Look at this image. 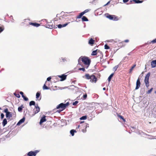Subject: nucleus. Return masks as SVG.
Wrapping results in <instances>:
<instances>
[{"label":"nucleus","mask_w":156,"mask_h":156,"mask_svg":"<svg viewBox=\"0 0 156 156\" xmlns=\"http://www.w3.org/2000/svg\"><path fill=\"white\" fill-rule=\"evenodd\" d=\"M7 123V121L6 119H4L3 120L2 124L3 126H4Z\"/></svg>","instance_id":"obj_23"},{"label":"nucleus","mask_w":156,"mask_h":156,"mask_svg":"<svg viewBox=\"0 0 156 156\" xmlns=\"http://www.w3.org/2000/svg\"><path fill=\"white\" fill-rule=\"evenodd\" d=\"M87 66L86 67V69H87V68H88V67H89V66H88V65H87Z\"/></svg>","instance_id":"obj_58"},{"label":"nucleus","mask_w":156,"mask_h":156,"mask_svg":"<svg viewBox=\"0 0 156 156\" xmlns=\"http://www.w3.org/2000/svg\"><path fill=\"white\" fill-rule=\"evenodd\" d=\"M82 21H88V20L87 18L85 16H83L82 18Z\"/></svg>","instance_id":"obj_19"},{"label":"nucleus","mask_w":156,"mask_h":156,"mask_svg":"<svg viewBox=\"0 0 156 156\" xmlns=\"http://www.w3.org/2000/svg\"><path fill=\"white\" fill-rule=\"evenodd\" d=\"M40 110V108L37 105L36 106H35V109H34L35 114H36L38 113L39 112Z\"/></svg>","instance_id":"obj_13"},{"label":"nucleus","mask_w":156,"mask_h":156,"mask_svg":"<svg viewBox=\"0 0 156 156\" xmlns=\"http://www.w3.org/2000/svg\"><path fill=\"white\" fill-rule=\"evenodd\" d=\"M14 94L17 98L20 97V95L18 93L15 92L14 93Z\"/></svg>","instance_id":"obj_30"},{"label":"nucleus","mask_w":156,"mask_h":156,"mask_svg":"<svg viewBox=\"0 0 156 156\" xmlns=\"http://www.w3.org/2000/svg\"><path fill=\"white\" fill-rule=\"evenodd\" d=\"M114 74V73H112L109 76L108 79V82H109L111 81V79L113 76Z\"/></svg>","instance_id":"obj_24"},{"label":"nucleus","mask_w":156,"mask_h":156,"mask_svg":"<svg viewBox=\"0 0 156 156\" xmlns=\"http://www.w3.org/2000/svg\"><path fill=\"white\" fill-rule=\"evenodd\" d=\"M76 132V131L74 129H72L70 131V133L72 135V136H74V133Z\"/></svg>","instance_id":"obj_27"},{"label":"nucleus","mask_w":156,"mask_h":156,"mask_svg":"<svg viewBox=\"0 0 156 156\" xmlns=\"http://www.w3.org/2000/svg\"><path fill=\"white\" fill-rule=\"evenodd\" d=\"M56 19H55V21H56V20H55Z\"/></svg>","instance_id":"obj_64"},{"label":"nucleus","mask_w":156,"mask_h":156,"mask_svg":"<svg viewBox=\"0 0 156 156\" xmlns=\"http://www.w3.org/2000/svg\"><path fill=\"white\" fill-rule=\"evenodd\" d=\"M105 15L106 17L110 20L114 21H117L118 20V17L115 15H110L108 13L105 14Z\"/></svg>","instance_id":"obj_4"},{"label":"nucleus","mask_w":156,"mask_h":156,"mask_svg":"<svg viewBox=\"0 0 156 156\" xmlns=\"http://www.w3.org/2000/svg\"><path fill=\"white\" fill-rule=\"evenodd\" d=\"M38 152V151H30L28 153L27 155L28 156H35L37 153Z\"/></svg>","instance_id":"obj_8"},{"label":"nucleus","mask_w":156,"mask_h":156,"mask_svg":"<svg viewBox=\"0 0 156 156\" xmlns=\"http://www.w3.org/2000/svg\"><path fill=\"white\" fill-rule=\"evenodd\" d=\"M104 47L105 49H108L110 48L109 46L106 44H105Z\"/></svg>","instance_id":"obj_31"},{"label":"nucleus","mask_w":156,"mask_h":156,"mask_svg":"<svg viewBox=\"0 0 156 156\" xmlns=\"http://www.w3.org/2000/svg\"><path fill=\"white\" fill-rule=\"evenodd\" d=\"M68 105V102H67L66 104H64L63 103H61L58 105L56 107L57 109H60L59 110L57 111V112H60L62 111L63 110L65 109L66 107Z\"/></svg>","instance_id":"obj_2"},{"label":"nucleus","mask_w":156,"mask_h":156,"mask_svg":"<svg viewBox=\"0 0 156 156\" xmlns=\"http://www.w3.org/2000/svg\"><path fill=\"white\" fill-rule=\"evenodd\" d=\"M35 105V102L34 101H31L29 103V105L31 106L32 105Z\"/></svg>","instance_id":"obj_29"},{"label":"nucleus","mask_w":156,"mask_h":156,"mask_svg":"<svg viewBox=\"0 0 156 156\" xmlns=\"http://www.w3.org/2000/svg\"><path fill=\"white\" fill-rule=\"evenodd\" d=\"M4 112L6 113V114L7 113H8L9 112L8 111V109L7 108L5 109L4 110Z\"/></svg>","instance_id":"obj_44"},{"label":"nucleus","mask_w":156,"mask_h":156,"mask_svg":"<svg viewBox=\"0 0 156 156\" xmlns=\"http://www.w3.org/2000/svg\"><path fill=\"white\" fill-rule=\"evenodd\" d=\"M68 24V23H66L63 24H59L58 25H57L55 26V25H53V24H51V23H47L46 24L45 26L46 27L50 29H52L53 28H57V27H58V28H61L62 27H64L66 26H67Z\"/></svg>","instance_id":"obj_1"},{"label":"nucleus","mask_w":156,"mask_h":156,"mask_svg":"<svg viewBox=\"0 0 156 156\" xmlns=\"http://www.w3.org/2000/svg\"><path fill=\"white\" fill-rule=\"evenodd\" d=\"M84 13H83V12H82L80 13L79 15L77 16H76V18L77 19H80L82 18V16H83V15H84Z\"/></svg>","instance_id":"obj_20"},{"label":"nucleus","mask_w":156,"mask_h":156,"mask_svg":"<svg viewBox=\"0 0 156 156\" xmlns=\"http://www.w3.org/2000/svg\"><path fill=\"white\" fill-rule=\"evenodd\" d=\"M81 61L82 62L86 65L89 66L91 62V60L89 57L87 56H84L81 58Z\"/></svg>","instance_id":"obj_3"},{"label":"nucleus","mask_w":156,"mask_h":156,"mask_svg":"<svg viewBox=\"0 0 156 156\" xmlns=\"http://www.w3.org/2000/svg\"><path fill=\"white\" fill-rule=\"evenodd\" d=\"M51 78L50 76L48 77L47 79V81H50L51 80Z\"/></svg>","instance_id":"obj_46"},{"label":"nucleus","mask_w":156,"mask_h":156,"mask_svg":"<svg viewBox=\"0 0 156 156\" xmlns=\"http://www.w3.org/2000/svg\"><path fill=\"white\" fill-rule=\"evenodd\" d=\"M148 45V44H147V43H145V44H144V45Z\"/></svg>","instance_id":"obj_60"},{"label":"nucleus","mask_w":156,"mask_h":156,"mask_svg":"<svg viewBox=\"0 0 156 156\" xmlns=\"http://www.w3.org/2000/svg\"><path fill=\"white\" fill-rule=\"evenodd\" d=\"M78 69L79 70H82L83 72H85V69L84 68H79Z\"/></svg>","instance_id":"obj_37"},{"label":"nucleus","mask_w":156,"mask_h":156,"mask_svg":"<svg viewBox=\"0 0 156 156\" xmlns=\"http://www.w3.org/2000/svg\"><path fill=\"white\" fill-rule=\"evenodd\" d=\"M117 116L120 119H122V120H123V121L124 122H126L125 119L123 118V116H122L121 115H119V114H117Z\"/></svg>","instance_id":"obj_26"},{"label":"nucleus","mask_w":156,"mask_h":156,"mask_svg":"<svg viewBox=\"0 0 156 156\" xmlns=\"http://www.w3.org/2000/svg\"><path fill=\"white\" fill-rule=\"evenodd\" d=\"M4 29V28L2 27H0V33Z\"/></svg>","instance_id":"obj_43"},{"label":"nucleus","mask_w":156,"mask_h":156,"mask_svg":"<svg viewBox=\"0 0 156 156\" xmlns=\"http://www.w3.org/2000/svg\"><path fill=\"white\" fill-rule=\"evenodd\" d=\"M154 93H155V94H156V90L155 91Z\"/></svg>","instance_id":"obj_62"},{"label":"nucleus","mask_w":156,"mask_h":156,"mask_svg":"<svg viewBox=\"0 0 156 156\" xmlns=\"http://www.w3.org/2000/svg\"><path fill=\"white\" fill-rule=\"evenodd\" d=\"M29 24L30 25H32L34 27H37L40 26V24H38L36 22L35 23H32V22H29Z\"/></svg>","instance_id":"obj_11"},{"label":"nucleus","mask_w":156,"mask_h":156,"mask_svg":"<svg viewBox=\"0 0 156 156\" xmlns=\"http://www.w3.org/2000/svg\"><path fill=\"white\" fill-rule=\"evenodd\" d=\"M87 118V117L86 116H83L82 117H81L80 118V120H85V119H86Z\"/></svg>","instance_id":"obj_33"},{"label":"nucleus","mask_w":156,"mask_h":156,"mask_svg":"<svg viewBox=\"0 0 156 156\" xmlns=\"http://www.w3.org/2000/svg\"><path fill=\"white\" fill-rule=\"evenodd\" d=\"M89 11V10L88 9H87L82 12L84 13V14L85 13L88 12Z\"/></svg>","instance_id":"obj_42"},{"label":"nucleus","mask_w":156,"mask_h":156,"mask_svg":"<svg viewBox=\"0 0 156 156\" xmlns=\"http://www.w3.org/2000/svg\"><path fill=\"white\" fill-rule=\"evenodd\" d=\"M1 118L2 119H3L4 117V115L3 113H1Z\"/></svg>","instance_id":"obj_45"},{"label":"nucleus","mask_w":156,"mask_h":156,"mask_svg":"<svg viewBox=\"0 0 156 156\" xmlns=\"http://www.w3.org/2000/svg\"><path fill=\"white\" fill-rule=\"evenodd\" d=\"M147 44H154V42H153V40H152V41H148L147 42Z\"/></svg>","instance_id":"obj_38"},{"label":"nucleus","mask_w":156,"mask_h":156,"mask_svg":"<svg viewBox=\"0 0 156 156\" xmlns=\"http://www.w3.org/2000/svg\"><path fill=\"white\" fill-rule=\"evenodd\" d=\"M110 1H108L106 4H105V5H104V6H105L106 5H108L110 3Z\"/></svg>","instance_id":"obj_50"},{"label":"nucleus","mask_w":156,"mask_h":156,"mask_svg":"<svg viewBox=\"0 0 156 156\" xmlns=\"http://www.w3.org/2000/svg\"><path fill=\"white\" fill-rule=\"evenodd\" d=\"M153 88H151V89H150L149 90L147 93L148 94H150L151 92L152 91V90H153Z\"/></svg>","instance_id":"obj_40"},{"label":"nucleus","mask_w":156,"mask_h":156,"mask_svg":"<svg viewBox=\"0 0 156 156\" xmlns=\"http://www.w3.org/2000/svg\"><path fill=\"white\" fill-rule=\"evenodd\" d=\"M81 57H80V58H79V59H78V62H79V63H78V64H79L80 62V58Z\"/></svg>","instance_id":"obj_55"},{"label":"nucleus","mask_w":156,"mask_h":156,"mask_svg":"<svg viewBox=\"0 0 156 156\" xmlns=\"http://www.w3.org/2000/svg\"><path fill=\"white\" fill-rule=\"evenodd\" d=\"M85 78L87 80H90L91 78V75L90 76L89 74H86L85 75Z\"/></svg>","instance_id":"obj_18"},{"label":"nucleus","mask_w":156,"mask_h":156,"mask_svg":"<svg viewBox=\"0 0 156 156\" xmlns=\"http://www.w3.org/2000/svg\"><path fill=\"white\" fill-rule=\"evenodd\" d=\"M153 42L154 44L156 43V38L153 40Z\"/></svg>","instance_id":"obj_48"},{"label":"nucleus","mask_w":156,"mask_h":156,"mask_svg":"<svg viewBox=\"0 0 156 156\" xmlns=\"http://www.w3.org/2000/svg\"><path fill=\"white\" fill-rule=\"evenodd\" d=\"M12 114L9 112L6 114V117L7 118L9 119L10 117H12Z\"/></svg>","instance_id":"obj_17"},{"label":"nucleus","mask_w":156,"mask_h":156,"mask_svg":"<svg viewBox=\"0 0 156 156\" xmlns=\"http://www.w3.org/2000/svg\"><path fill=\"white\" fill-rule=\"evenodd\" d=\"M103 90H106V88H105V87H104V88H103Z\"/></svg>","instance_id":"obj_56"},{"label":"nucleus","mask_w":156,"mask_h":156,"mask_svg":"<svg viewBox=\"0 0 156 156\" xmlns=\"http://www.w3.org/2000/svg\"><path fill=\"white\" fill-rule=\"evenodd\" d=\"M20 93L22 95V98H27L24 96L23 93V92L20 91Z\"/></svg>","instance_id":"obj_36"},{"label":"nucleus","mask_w":156,"mask_h":156,"mask_svg":"<svg viewBox=\"0 0 156 156\" xmlns=\"http://www.w3.org/2000/svg\"><path fill=\"white\" fill-rule=\"evenodd\" d=\"M97 50H96L93 51L91 53V55H97Z\"/></svg>","instance_id":"obj_28"},{"label":"nucleus","mask_w":156,"mask_h":156,"mask_svg":"<svg viewBox=\"0 0 156 156\" xmlns=\"http://www.w3.org/2000/svg\"><path fill=\"white\" fill-rule=\"evenodd\" d=\"M140 79L139 77L136 82V87L135 89L136 90L138 89L140 87Z\"/></svg>","instance_id":"obj_9"},{"label":"nucleus","mask_w":156,"mask_h":156,"mask_svg":"<svg viewBox=\"0 0 156 156\" xmlns=\"http://www.w3.org/2000/svg\"><path fill=\"white\" fill-rule=\"evenodd\" d=\"M28 98H23L24 100L25 101H27L28 100Z\"/></svg>","instance_id":"obj_52"},{"label":"nucleus","mask_w":156,"mask_h":156,"mask_svg":"<svg viewBox=\"0 0 156 156\" xmlns=\"http://www.w3.org/2000/svg\"><path fill=\"white\" fill-rule=\"evenodd\" d=\"M124 42L126 43H128L129 42V40L128 39L124 41Z\"/></svg>","instance_id":"obj_51"},{"label":"nucleus","mask_w":156,"mask_h":156,"mask_svg":"<svg viewBox=\"0 0 156 156\" xmlns=\"http://www.w3.org/2000/svg\"><path fill=\"white\" fill-rule=\"evenodd\" d=\"M41 93L39 92H38L36 94V98H39L40 95Z\"/></svg>","instance_id":"obj_34"},{"label":"nucleus","mask_w":156,"mask_h":156,"mask_svg":"<svg viewBox=\"0 0 156 156\" xmlns=\"http://www.w3.org/2000/svg\"><path fill=\"white\" fill-rule=\"evenodd\" d=\"M133 2H134L135 3H141L143 2V0H133Z\"/></svg>","instance_id":"obj_21"},{"label":"nucleus","mask_w":156,"mask_h":156,"mask_svg":"<svg viewBox=\"0 0 156 156\" xmlns=\"http://www.w3.org/2000/svg\"><path fill=\"white\" fill-rule=\"evenodd\" d=\"M46 121V119H45V116H44L41 119L40 121L39 122V123L40 125L42 124L43 122H45Z\"/></svg>","instance_id":"obj_16"},{"label":"nucleus","mask_w":156,"mask_h":156,"mask_svg":"<svg viewBox=\"0 0 156 156\" xmlns=\"http://www.w3.org/2000/svg\"><path fill=\"white\" fill-rule=\"evenodd\" d=\"M80 123H82V124L81 126L79 125L78 126V128H79L81 126V128H82V131L83 133H85L87 131V124L86 123H84V122H81Z\"/></svg>","instance_id":"obj_5"},{"label":"nucleus","mask_w":156,"mask_h":156,"mask_svg":"<svg viewBox=\"0 0 156 156\" xmlns=\"http://www.w3.org/2000/svg\"><path fill=\"white\" fill-rule=\"evenodd\" d=\"M127 57H125L124 58H123V59H122V61H123L124 60H125V58H126Z\"/></svg>","instance_id":"obj_54"},{"label":"nucleus","mask_w":156,"mask_h":156,"mask_svg":"<svg viewBox=\"0 0 156 156\" xmlns=\"http://www.w3.org/2000/svg\"><path fill=\"white\" fill-rule=\"evenodd\" d=\"M94 43V40L92 38H91L88 41V44L91 45H92Z\"/></svg>","instance_id":"obj_15"},{"label":"nucleus","mask_w":156,"mask_h":156,"mask_svg":"<svg viewBox=\"0 0 156 156\" xmlns=\"http://www.w3.org/2000/svg\"><path fill=\"white\" fill-rule=\"evenodd\" d=\"M129 0H123V2L124 3H126Z\"/></svg>","instance_id":"obj_49"},{"label":"nucleus","mask_w":156,"mask_h":156,"mask_svg":"<svg viewBox=\"0 0 156 156\" xmlns=\"http://www.w3.org/2000/svg\"><path fill=\"white\" fill-rule=\"evenodd\" d=\"M24 107L23 105H22L21 106L19 107L18 109V111L19 112H21L22 111V109Z\"/></svg>","instance_id":"obj_25"},{"label":"nucleus","mask_w":156,"mask_h":156,"mask_svg":"<svg viewBox=\"0 0 156 156\" xmlns=\"http://www.w3.org/2000/svg\"><path fill=\"white\" fill-rule=\"evenodd\" d=\"M97 80V78L94 75H91V78L90 80V82L92 83H96Z\"/></svg>","instance_id":"obj_10"},{"label":"nucleus","mask_w":156,"mask_h":156,"mask_svg":"<svg viewBox=\"0 0 156 156\" xmlns=\"http://www.w3.org/2000/svg\"><path fill=\"white\" fill-rule=\"evenodd\" d=\"M63 61H65V59H63Z\"/></svg>","instance_id":"obj_61"},{"label":"nucleus","mask_w":156,"mask_h":156,"mask_svg":"<svg viewBox=\"0 0 156 156\" xmlns=\"http://www.w3.org/2000/svg\"><path fill=\"white\" fill-rule=\"evenodd\" d=\"M78 103V101H76L75 102H74L73 103V105H76Z\"/></svg>","instance_id":"obj_41"},{"label":"nucleus","mask_w":156,"mask_h":156,"mask_svg":"<svg viewBox=\"0 0 156 156\" xmlns=\"http://www.w3.org/2000/svg\"><path fill=\"white\" fill-rule=\"evenodd\" d=\"M151 65L152 68L156 67V60H152L151 62Z\"/></svg>","instance_id":"obj_12"},{"label":"nucleus","mask_w":156,"mask_h":156,"mask_svg":"<svg viewBox=\"0 0 156 156\" xmlns=\"http://www.w3.org/2000/svg\"><path fill=\"white\" fill-rule=\"evenodd\" d=\"M75 87H76L74 85H70L69 86V89H71V88L74 89Z\"/></svg>","instance_id":"obj_39"},{"label":"nucleus","mask_w":156,"mask_h":156,"mask_svg":"<svg viewBox=\"0 0 156 156\" xmlns=\"http://www.w3.org/2000/svg\"><path fill=\"white\" fill-rule=\"evenodd\" d=\"M47 81H46L45 83L44 84V85L43 86V88L44 90H48L49 89V88L46 85H47Z\"/></svg>","instance_id":"obj_22"},{"label":"nucleus","mask_w":156,"mask_h":156,"mask_svg":"<svg viewBox=\"0 0 156 156\" xmlns=\"http://www.w3.org/2000/svg\"><path fill=\"white\" fill-rule=\"evenodd\" d=\"M67 75L64 74H62L61 75H58L57 76V78H60V79L59 80L60 81H62L65 80L66 78Z\"/></svg>","instance_id":"obj_7"},{"label":"nucleus","mask_w":156,"mask_h":156,"mask_svg":"<svg viewBox=\"0 0 156 156\" xmlns=\"http://www.w3.org/2000/svg\"><path fill=\"white\" fill-rule=\"evenodd\" d=\"M87 94H83L81 98H87Z\"/></svg>","instance_id":"obj_47"},{"label":"nucleus","mask_w":156,"mask_h":156,"mask_svg":"<svg viewBox=\"0 0 156 156\" xmlns=\"http://www.w3.org/2000/svg\"><path fill=\"white\" fill-rule=\"evenodd\" d=\"M86 27V25H84V27Z\"/></svg>","instance_id":"obj_63"},{"label":"nucleus","mask_w":156,"mask_h":156,"mask_svg":"<svg viewBox=\"0 0 156 156\" xmlns=\"http://www.w3.org/2000/svg\"><path fill=\"white\" fill-rule=\"evenodd\" d=\"M94 97H95V98H97V97H98V96L97 94H94Z\"/></svg>","instance_id":"obj_53"},{"label":"nucleus","mask_w":156,"mask_h":156,"mask_svg":"<svg viewBox=\"0 0 156 156\" xmlns=\"http://www.w3.org/2000/svg\"><path fill=\"white\" fill-rule=\"evenodd\" d=\"M119 66L118 65L115 66H114L113 68V69L114 70H115V71L118 68V67Z\"/></svg>","instance_id":"obj_35"},{"label":"nucleus","mask_w":156,"mask_h":156,"mask_svg":"<svg viewBox=\"0 0 156 156\" xmlns=\"http://www.w3.org/2000/svg\"><path fill=\"white\" fill-rule=\"evenodd\" d=\"M95 1V0H93L91 2V3H94V1Z\"/></svg>","instance_id":"obj_57"},{"label":"nucleus","mask_w":156,"mask_h":156,"mask_svg":"<svg viewBox=\"0 0 156 156\" xmlns=\"http://www.w3.org/2000/svg\"><path fill=\"white\" fill-rule=\"evenodd\" d=\"M25 120V118L23 117L22 119H21L17 123V125L20 126L21 123L23 122Z\"/></svg>","instance_id":"obj_14"},{"label":"nucleus","mask_w":156,"mask_h":156,"mask_svg":"<svg viewBox=\"0 0 156 156\" xmlns=\"http://www.w3.org/2000/svg\"><path fill=\"white\" fill-rule=\"evenodd\" d=\"M132 2H133V0H130V3H132Z\"/></svg>","instance_id":"obj_59"},{"label":"nucleus","mask_w":156,"mask_h":156,"mask_svg":"<svg viewBox=\"0 0 156 156\" xmlns=\"http://www.w3.org/2000/svg\"><path fill=\"white\" fill-rule=\"evenodd\" d=\"M135 66H136V65H133V66L131 67V68L130 69L129 73H131L132 72L133 69L135 67Z\"/></svg>","instance_id":"obj_32"},{"label":"nucleus","mask_w":156,"mask_h":156,"mask_svg":"<svg viewBox=\"0 0 156 156\" xmlns=\"http://www.w3.org/2000/svg\"><path fill=\"white\" fill-rule=\"evenodd\" d=\"M150 75L151 73L150 72H149L147 74L145 77L144 82L147 87H148L149 86V79Z\"/></svg>","instance_id":"obj_6"}]
</instances>
